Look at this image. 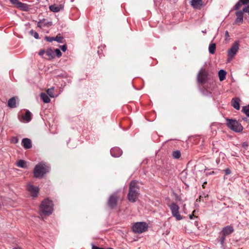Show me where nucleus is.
<instances>
[{
    "mask_svg": "<svg viewBox=\"0 0 249 249\" xmlns=\"http://www.w3.org/2000/svg\"><path fill=\"white\" fill-rule=\"evenodd\" d=\"M139 187L137 182L134 180L130 182L129 190L127 196L128 199L131 202H135L137 200L139 195Z\"/></svg>",
    "mask_w": 249,
    "mask_h": 249,
    "instance_id": "obj_1",
    "label": "nucleus"
},
{
    "mask_svg": "<svg viewBox=\"0 0 249 249\" xmlns=\"http://www.w3.org/2000/svg\"><path fill=\"white\" fill-rule=\"evenodd\" d=\"M53 202L48 199L44 200L39 206V212L41 215H49L52 213L53 211Z\"/></svg>",
    "mask_w": 249,
    "mask_h": 249,
    "instance_id": "obj_2",
    "label": "nucleus"
},
{
    "mask_svg": "<svg viewBox=\"0 0 249 249\" xmlns=\"http://www.w3.org/2000/svg\"><path fill=\"white\" fill-rule=\"evenodd\" d=\"M49 167L44 163H40L37 164L34 171L36 178H42L44 174L49 171Z\"/></svg>",
    "mask_w": 249,
    "mask_h": 249,
    "instance_id": "obj_3",
    "label": "nucleus"
},
{
    "mask_svg": "<svg viewBox=\"0 0 249 249\" xmlns=\"http://www.w3.org/2000/svg\"><path fill=\"white\" fill-rule=\"evenodd\" d=\"M226 121L228 127L231 130L237 132H239L243 130V126L236 120L227 119Z\"/></svg>",
    "mask_w": 249,
    "mask_h": 249,
    "instance_id": "obj_4",
    "label": "nucleus"
},
{
    "mask_svg": "<svg viewBox=\"0 0 249 249\" xmlns=\"http://www.w3.org/2000/svg\"><path fill=\"white\" fill-rule=\"evenodd\" d=\"M168 206L171 211L172 216L175 217L177 220H180L182 219V217L179 212V206L176 203L172 202Z\"/></svg>",
    "mask_w": 249,
    "mask_h": 249,
    "instance_id": "obj_5",
    "label": "nucleus"
},
{
    "mask_svg": "<svg viewBox=\"0 0 249 249\" xmlns=\"http://www.w3.org/2000/svg\"><path fill=\"white\" fill-rule=\"evenodd\" d=\"M147 225L145 222L135 223L132 227L133 231L135 233H141L147 230Z\"/></svg>",
    "mask_w": 249,
    "mask_h": 249,
    "instance_id": "obj_6",
    "label": "nucleus"
},
{
    "mask_svg": "<svg viewBox=\"0 0 249 249\" xmlns=\"http://www.w3.org/2000/svg\"><path fill=\"white\" fill-rule=\"evenodd\" d=\"M239 49V43L235 42L228 51V61L230 62L236 54Z\"/></svg>",
    "mask_w": 249,
    "mask_h": 249,
    "instance_id": "obj_7",
    "label": "nucleus"
},
{
    "mask_svg": "<svg viewBox=\"0 0 249 249\" xmlns=\"http://www.w3.org/2000/svg\"><path fill=\"white\" fill-rule=\"evenodd\" d=\"M207 71L203 69L200 70L197 76L198 82L202 84L205 83L207 79Z\"/></svg>",
    "mask_w": 249,
    "mask_h": 249,
    "instance_id": "obj_8",
    "label": "nucleus"
},
{
    "mask_svg": "<svg viewBox=\"0 0 249 249\" xmlns=\"http://www.w3.org/2000/svg\"><path fill=\"white\" fill-rule=\"evenodd\" d=\"M27 189L32 197H36L37 196L39 191L38 187H35L32 184H28L27 186Z\"/></svg>",
    "mask_w": 249,
    "mask_h": 249,
    "instance_id": "obj_9",
    "label": "nucleus"
},
{
    "mask_svg": "<svg viewBox=\"0 0 249 249\" xmlns=\"http://www.w3.org/2000/svg\"><path fill=\"white\" fill-rule=\"evenodd\" d=\"M118 196L116 194L112 195L109 198L108 204L110 207L113 208L117 205Z\"/></svg>",
    "mask_w": 249,
    "mask_h": 249,
    "instance_id": "obj_10",
    "label": "nucleus"
},
{
    "mask_svg": "<svg viewBox=\"0 0 249 249\" xmlns=\"http://www.w3.org/2000/svg\"><path fill=\"white\" fill-rule=\"evenodd\" d=\"M10 1L14 4L16 7L21 10L26 11L27 10V5L18 1V0H9Z\"/></svg>",
    "mask_w": 249,
    "mask_h": 249,
    "instance_id": "obj_11",
    "label": "nucleus"
},
{
    "mask_svg": "<svg viewBox=\"0 0 249 249\" xmlns=\"http://www.w3.org/2000/svg\"><path fill=\"white\" fill-rule=\"evenodd\" d=\"M233 231V227L231 225H229L223 228L220 233L221 234H223L227 236L232 233Z\"/></svg>",
    "mask_w": 249,
    "mask_h": 249,
    "instance_id": "obj_12",
    "label": "nucleus"
},
{
    "mask_svg": "<svg viewBox=\"0 0 249 249\" xmlns=\"http://www.w3.org/2000/svg\"><path fill=\"white\" fill-rule=\"evenodd\" d=\"M110 154L114 157H119L122 155V151L119 147H114L110 150Z\"/></svg>",
    "mask_w": 249,
    "mask_h": 249,
    "instance_id": "obj_13",
    "label": "nucleus"
},
{
    "mask_svg": "<svg viewBox=\"0 0 249 249\" xmlns=\"http://www.w3.org/2000/svg\"><path fill=\"white\" fill-rule=\"evenodd\" d=\"M243 10L238 11L236 12V16L237 18L235 20V23L236 24H240L242 23L243 21Z\"/></svg>",
    "mask_w": 249,
    "mask_h": 249,
    "instance_id": "obj_14",
    "label": "nucleus"
},
{
    "mask_svg": "<svg viewBox=\"0 0 249 249\" xmlns=\"http://www.w3.org/2000/svg\"><path fill=\"white\" fill-rule=\"evenodd\" d=\"M22 144L25 149H29L32 147L31 141L28 138H24L22 139Z\"/></svg>",
    "mask_w": 249,
    "mask_h": 249,
    "instance_id": "obj_15",
    "label": "nucleus"
},
{
    "mask_svg": "<svg viewBox=\"0 0 249 249\" xmlns=\"http://www.w3.org/2000/svg\"><path fill=\"white\" fill-rule=\"evenodd\" d=\"M191 5L195 9H200L202 5V0H192Z\"/></svg>",
    "mask_w": 249,
    "mask_h": 249,
    "instance_id": "obj_16",
    "label": "nucleus"
},
{
    "mask_svg": "<svg viewBox=\"0 0 249 249\" xmlns=\"http://www.w3.org/2000/svg\"><path fill=\"white\" fill-rule=\"evenodd\" d=\"M22 119L27 122H30L32 119V114L29 110H26L24 114L21 115Z\"/></svg>",
    "mask_w": 249,
    "mask_h": 249,
    "instance_id": "obj_17",
    "label": "nucleus"
},
{
    "mask_svg": "<svg viewBox=\"0 0 249 249\" xmlns=\"http://www.w3.org/2000/svg\"><path fill=\"white\" fill-rule=\"evenodd\" d=\"M17 97H13L10 98L8 101V106L10 108H15L16 106Z\"/></svg>",
    "mask_w": 249,
    "mask_h": 249,
    "instance_id": "obj_18",
    "label": "nucleus"
},
{
    "mask_svg": "<svg viewBox=\"0 0 249 249\" xmlns=\"http://www.w3.org/2000/svg\"><path fill=\"white\" fill-rule=\"evenodd\" d=\"M240 99L238 98H234L231 101V104L232 107L236 109L239 110L240 109Z\"/></svg>",
    "mask_w": 249,
    "mask_h": 249,
    "instance_id": "obj_19",
    "label": "nucleus"
},
{
    "mask_svg": "<svg viewBox=\"0 0 249 249\" xmlns=\"http://www.w3.org/2000/svg\"><path fill=\"white\" fill-rule=\"evenodd\" d=\"M46 55L48 56V59L51 60L54 58V53L53 51L50 48H48L45 52Z\"/></svg>",
    "mask_w": 249,
    "mask_h": 249,
    "instance_id": "obj_20",
    "label": "nucleus"
},
{
    "mask_svg": "<svg viewBox=\"0 0 249 249\" xmlns=\"http://www.w3.org/2000/svg\"><path fill=\"white\" fill-rule=\"evenodd\" d=\"M226 72L223 70H221L218 72L219 79L220 81H223L226 78Z\"/></svg>",
    "mask_w": 249,
    "mask_h": 249,
    "instance_id": "obj_21",
    "label": "nucleus"
},
{
    "mask_svg": "<svg viewBox=\"0 0 249 249\" xmlns=\"http://www.w3.org/2000/svg\"><path fill=\"white\" fill-rule=\"evenodd\" d=\"M40 97L45 103H49L51 101L49 96L45 93H41Z\"/></svg>",
    "mask_w": 249,
    "mask_h": 249,
    "instance_id": "obj_22",
    "label": "nucleus"
},
{
    "mask_svg": "<svg viewBox=\"0 0 249 249\" xmlns=\"http://www.w3.org/2000/svg\"><path fill=\"white\" fill-rule=\"evenodd\" d=\"M17 165L20 168H26V162L24 160H19L17 162Z\"/></svg>",
    "mask_w": 249,
    "mask_h": 249,
    "instance_id": "obj_23",
    "label": "nucleus"
},
{
    "mask_svg": "<svg viewBox=\"0 0 249 249\" xmlns=\"http://www.w3.org/2000/svg\"><path fill=\"white\" fill-rule=\"evenodd\" d=\"M49 8L52 12H58L60 10L61 7L56 5H52L50 6Z\"/></svg>",
    "mask_w": 249,
    "mask_h": 249,
    "instance_id": "obj_24",
    "label": "nucleus"
},
{
    "mask_svg": "<svg viewBox=\"0 0 249 249\" xmlns=\"http://www.w3.org/2000/svg\"><path fill=\"white\" fill-rule=\"evenodd\" d=\"M216 45L215 43H211L209 47V53L211 54H214L215 51Z\"/></svg>",
    "mask_w": 249,
    "mask_h": 249,
    "instance_id": "obj_25",
    "label": "nucleus"
},
{
    "mask_svg": "<svg viewBox=\"0 0 249 249\" xmlns=\"http://www.w3.org/2000/svg\"><path fill=\"white\" fill-rule=\"evenodd\" d=\"M242 111L246 114L247 116L249 117V105L247 106L243 107Z\"/></svg>",
    "mask_w": 249,
    "mask_h": 249,
    "instance_id": "obj_26",
    "label": "nucleus"
},
{
    "mask_svg": "<svg viewBox=\"0 0 249 249\" xmlns=\"http://www.w3.org/2000/svg\"><path fill=\"white\" fill-rule=\"evenodd\" d=\"M173 157L175 159H178L180 157V152L179 151H175L173 152Z\"/></svg>",
    "mask_w": 249,
    "mask_h": 249,
    "instance_id": "obj_27",
    "label": "nucleus"
},
{
    "mask_svg": "<svg viewBox=\"0 0 249 249\" xmlns=\"http://www.w3.org/2000/svg\"><path fill=\"white\" fill-rule=\"evenodd\" d=\"M53 89H54L51 88L47 90V94L51 97H54V94H53Z\"/></svg>",
    "mask_w": 249,
    "mask_h": 249,
    "instance_id": "obj_28",
    "label": "nucleus"
},
{
    "mask_svg": "<svg viewBox=\"0 0 249 249\" xmlns=\"http://www.w3.org/2000/svg\"><path fill=\"white\" fill-rule=\"evenodd\" d=\"M30 33L31 36H33L36 39H38L39 38V36L37 32H35V31L32 30L30 31Z\"/></svg>",
    "mask_w": 249,
    "mask_h": 249,
    "instance_id": "obj_29",
    "label": "nucleus"
},
{
    "mask_svg": "<svg viewBox=\"0 0 249 249\" xmlns=\"http://www.w3.org/2000/svg\"><path fill=\"white\" fill-rule=\"evenodd\" d=\"M63 38L62 36H57L55 37V41H56L57 42L59 43H62Z\"/></svg>",
    "mask_w": 249,
    "mask_h": 249,
    "instance_id": "obj_30",
    "label": "nucleus"
},
{
    "mask_svg": "<svg viewBox=\"0 0 249 249\" xmlns=\"http://www.w3.org/2000/svg\"><path fill=\"white\" fill-rule=\"evenodd\" d=\"M45 39L48 42H52L53 41L55 40V37H54L46 36L45 37Z\"/></svg>",
    "mask_w": 249,
    "mask_h": 249,
    "instance_id": "obj_31",
    "label": "nucleus"
},
{
    "mask_svg": "<svg viewBox=\"0 0 249 249\" xmlns=\"http://www.w3.org/2000/svg\"><path fill=\"white\" fill-rule=\"evenodd\" d=\"M55 53L57 57H60L62 55V53H61V51L58 49H56L55 50Z\"/></svg>",
    "mask_w": 249,
    "mask_h": 249,
    "instance_id": "obj_32",
    "label": "nucleus"
},
{
    "mask_svg": "<svg viewBox=\"0 0 249 249\" xmlns=\"http://www.w3.org/2000/svg\"><path fill=\"white\" fill-rule=\"evenodd\" d=\"M243 4L240 2V0H239L235 5V9H238Z\"/></svg>",
    "mask_w": 249,
    "mask_h": 249,
    "instance_id": "obj_33",
    "label": "nucleus"
},
{
    "mask_svg": "<svg viewBox=\"0 0 249 249\" xmlns=\"http://www.w3.org/2000/svg\"><path fill=\"white\" fill-rule=\"evenodd\" d=\"M44 20L43 21H39L37 23V26L40 28L44 26L45 25V23H44Z\"/></svg>",
    "mask_w": 249,
    "mask_h": 249,
    "instance_id": "obj_34",
    "label": "nucleus"
},
{
    "mask_svg": "<svg viewBox=\"0 0 249 249\" xmlns=\"http://www.w3.org/2000/svg\"><path fill=\"white\" fill-rule=\"evenodd\" d=\"M226 236L222 234L221 237L220 239V241L221 244H223L224 242Z\"/></svg>",
    "mask_w": 249,
    "mask_h": 249,
    "instance_id": "obj_35",
    "label": "nucleus"
},
{
    "mask_svg": "<svg viewBox=\"0 0 249 249\" xmlns=\"http://www.w3.org/2000/svg\"><path fill=\"white\" fill-rule=\"evenodd\" d=\"M18 139L16 137H13L12 139V142L13 143H17L18 142Z\"/></svg>",
    "mask_w": 249,
    "mask_h": 249,
    "instance_id": "obj_36",
    "label": "nucleus"
},
{
    "mask_svg": "<svg viewBox=\"0 0 249 249\" xmlns=\"http://www.w3.org/2000/svg\"><path fill=\"white\" fill-rule=\"evenodd\" d=\"M67 46L66 45H62V46H60V49H61V50L63 52H65L67 50Z\"/></svg>",
    "mask_w": 249,
    "mask_h": 249,
    "instance_id": "obj_37",
    "label": "nucleus"
},
{
    "mask_svg": "<svg viewBox=\"0 0 249 249\" xmlns=\"http://www.w3.org/2000/svg\"><path fill=\"white\" fill-rule=\"evenodd\" d=\"M243 4H247L249 3V0H240Z\"/></svg>",
    "mask_w": 249,
    "mask_h": 249,
    "instance_id": "obj_38",
    "label": "nucleus"
},
{
    "mask_svg": "<svg viewBox=\"0 0 249 249\" xmlns=\"http://www.w3.org/2000/svg\"><path fill=\"white\" fill-rule=\"evenodd\" d=\"M225 173L226 175H229L231 173V170L229 168H227L225 170Z\"/></svg>",
    "mask_w": 249,
    "mask_h": 249,
    "instance_id": "obj_39",
    "label": "nucleus"
},
{
    "mask_svg": "<svg viewBox=\"0 0 249 249\" xmlns=\"http://www.w3.org/2000/svg\"><path fill=\"white\" fill-rule=\"evenodd\" d=\"M45 52L46 51H45L44 50H41L39 52L38 54L41 56H42L45 53Z\"/></svg>",
    "mask_w": 249,
    "mask_h": 249,
    "instance_id": "obj_40",
    "label": "nucleus"
},
{
    "mask_svg": "<svg viewBox=\"0 0 249 249\" xmlns=\"http://www.w3.org/2000/svg\"><path fill=\"white\" fill-rule=\"evenodd\" d=\"M196 213V210H194L193 212V213L192 214H190L189 215V217L191 219H192L193 217H195V214Z\"/></svg>",
    "mask_w": 249,
    "mask_h": 249,
    "instance_id": "obj_41",
    "label": "nucleus"
},
{
    "mask_svg": "<svg viewBox=\"0 0 249 249\" xmlns=\"http://www.w3.org/2000/svg\"><path fill=\"white\" fill-rule=\"evenodd\" d=\"M225 36H226V37H229L230 36L228 31H226Z\"/></svg>",
    "mask_w": 249,
    "mask_h": 249,
    "instance_id": "obj_42",
    "label": "nucleus"
},
{
    "mask_svg": "<svg viewBox=\"0 0 249 249\" xmlns=\"http://www.w3.org/2000/svg\"><path fill=\"white\" fill-rule=\"evenodd\" d=\"M200 197L201 196H199V198L196 199V201H200Z\"/></svg>",
    "mask_w": 249,
    "mask_h": 249,
    "instance_id": "obj_43",
    "label": "nucleus"
},
{
    "mask_svg": "<svg viewBox=\"0 0 249 249\" xmlns=\"http://www.w3.org/2000/svg\"><path fill=\"white\" fill-rule=\"evenodd\" d=\"M13 249H21L20 248H15Z\"/></svg>",
    "mask_w": 249,
    "mask_h": 249,
    "instance_id": "obj_44",
    "label": "nucleus"
},
{
    "mask_svg": "<svg viewBox=\"0 0 249 249\" xmlns=\"http://www.w3.org/2000/svg\"><path fill=\"white\" fill-rule=\"evenodd\" d=\"M1 206H2V204L0 202V209H1Z\"/></svg>",
    "mask_w": 249,
    "mask_h": 249,
    "instance_id": "obj_45",
    "label": "nucleus"
},
{
    "mask_svg": "<svg viewBox=\"0 0 249 249\" xmlns=\"http://www.w3.org/2000/svg\"><path fill=\"white\" fill-rule=\"evenodd\" d=\"M202 32H203V33H206V30H205V31H202Z\"/></svg>",
    "mask_w": 249,
    "mask_h": 249,
    "instance_id": "obj_46",
    "label": "nucleus"
},
{
    "mask_svg": "<svg viewBox=\"0 0 249 249\" xmlns=\"http://www.w3.org/2000/svg\"><path fill=\"white\" fill-rule=\"evenodd\" d=\"M206 182H204V184H203L202 186H203V187H204L205 184H206Z\"/></svg>",
    "mask_w": 249,
    "mask_h": 249,
    "instance_id": "obj_47",
    "label": "nucleus"
},
{
    "mask_svg": "<svg viewBox=\"0 0 249 249\" xmlns=\"http://www.w3.org/2000/svg\"><path fill=\"white\" fill-rule=\"evenodd\" d=\"M243 146H247V144L245 145V144H243Z\"/></svg>",
    "mask_w": 249,
    "mask_h": 249,
    "instance_id": "obj_48",
    "label": "nucleus"
},
{
    "mask_svg": "<svg viewBox=\"0 0 249 249\" xmlns=\"http://www.w3.org/2000/svg\"><path fill=\"white\" fill-rule=\"evenodd\" d=\"M243 146H247V144L245 145V144H243Z\"/></svg>",
    "mask_w": 249,
    "mask_h": 249,
    "instance_id": "obj_49",
    "label": "nucleus"
},
{
    "mask_svg": "<svg viewBox=\"0 0 249 249\" xmlns=\"http://www.w3.org/2000/svg\"><path fill=\"white\" fill-rule=\"evenodd\" d=\"M243 146H247V144L245 145V144H243Z\"/></svg>",
    "mask_w": 249,
    "mask_h": 249,
    "instance_id": "obj_50",
    "label": "nucleus"
}]
</instances>
